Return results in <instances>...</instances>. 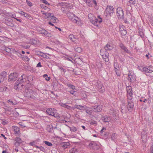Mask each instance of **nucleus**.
Returning <instances> with one entry per match:
<instances>
[{
    "instance_id": "f257e3e1",
    "label": "nucleus",
    "mask_w": 153,
    "mask_h": 153,
    "mask_svg": "<svg viewBox=\"0 0 153 153\" xmlns=\"http://www.w3.org/2000/svg\"><path fill=\"white\" fill-rule=\"evenodd\" d=\"M30 84L28 83L25 86L24 96L28 98H32V96H33L34 94L33 91L30 88Z\"/></svg>"
},
{
    "instance_id": "f03ea898",
    "label": "nucleus",
    "mask_w": 153,
    "mask_h": 153,
    "mask_svg": "<svg viewBox=\"0 0 153 153\" xmlns=\"http://www.w3.org/2000/svg\"><path fill=\"white\" fill-rule=\"evenodd\" d=\"M91 22L96 26L99 27L100 24L102 22V19L100 16H97V18L93 17L92 19H91Z\"/></svg>"
},
{
    "instance_id": "7ed1b4c3",
    "label": "nucleus",
    "mask_w": 153,
    "mask_h": 153,
    "mask_svg": "<svg viewBox=\"0 0 153 153\" xmlns=\"http://www.w3.org/2000/svg\"><path fill=\"white\" fill-rule=\"evenodd\" d=\"M114 8L113 6H108L107 7L105 11V13L106 14V16H110L114 12Z\"/></svg>"
},
{
    "instance_id": "20e7f679",
    "label": "nucleus",
    "mask_w": 153,
    "mask_h": 153,
    "mask_svg": "<svg viewBox=\"0 0 153 153\" xmlns=\"http://www.w3.org/2000/svg\"><path fill=\"white\" fill-rule=\"evenodd\" d=\"M117 14L119 18L124 19V16L123 9L121 7H118L117 9Z\"/></svg>"
},
{
    "instance_id": "39448f33",
    "label": "nucleus",
    "mask_w": 153,
    "mask_h": 153,
    "mask_svg": "<svg viewBox=\"0 0 153 153\" xmlns=\"http://www.w3.org/2000/svg\"><path fill=\"white\" fill-rule=\"evenodd\" d=\"M19 74L16 72L11 73L9 76V79L10 81H15L19 77Z\"/></svg>"
},
{
    "instance_id": "423d86ee",
    "label": "nucleus",
    "mask_w": 153,
    "mask_h": 153,
    "mask_svg": "<svg viewBox=\"0 0 153 153\" xmlns=\"http://www.w3.org/2000/svg\"><path fill=\"white\" fill-rule=\"evenodd\" d=\"M127 91V98L129 100H131L132 99V94L133 93L131 92L132 89L131 87L130 86H128L126 88Z\"/></svg>"
},
{
    "instance_id": "0eeeda50",
    "label": "nucleus",
    "mask_w": 153,
    "mask_h": 153,
    "mask_svg": "<svg viewBox=\"0 0 153 153\" xmlns=\"http://www.w3.org/2000/svg\"><path fill=\"white\" fill-rule=\"evenodd\" d=\"M143 71L146 73H151L153 72V66L152 65L147 67H144L143 68Z\"/></svg>"
},
{
    "instance_id": "6e6552de",
    "label": "nucleus",
    "mask_w": 153,
    "mask_h": 153,
    "mask_svg": "<svg viewBox=\"0 0 153 153\" xmlns=\"http://www.w3.org/2000/svg\"><path fill=\"white\" fill-rule=\"evenodd\" d=\"M22 82H19V81L16 82L15 83L14 88L18 90H21L23 88V85L22 84Z\"/></svg>"
},
{
    "instance_id": "1a4fd4ad",
    "label": "nucleus",
    "mask_w": 153,
    "mask_h": 153,
    "mask_svg": "<svg viewBox=\"0 0 153 153\" xmlns=\"http://www.w3.org/2000/svg\"><path fill=\"white\" fill-rule=\"evenodd\" d=\"M55 110L54 109H52V108H48L46 110L47 113L49 115L53 116L56 117V116L55 115V114L54 111Z\"/></svg>"
},
{
    "instance_id": "9d476101",
    "label": "nucleus",
    "mask_w": 153,
    "mask_h": 153,
    "mask_svg": "<svg viewBox=\"0 0 153 153\" xmlns=\"http://www.w3.org/2000/svg\"><path fill=\"white\" fill-rule=\"evenodd\" d=\"M27 77V76L25 74H23L21 76V77H20L18 81H19V82H24L26 81Z\"/></svg>"
},
{
    "instance_id": "9b49d317",
    "label": "nucleus",
    "mask_w": 153,
    "mask_h": 153,
    "mask_svg": "<svg viewBox=\"0 0 153 153\" xmlns=\"http://www.w3.org/2000/svg\"><path fill=\"white\" fill-rule=\"evenodd\" d=\"M93 109L95 112H100L102 110V106L100 105H95Z\"/></svg>"
},
{
    "instance_id": "f8f14e48",
    "label": "nucleus",
    "mask_w": 153,
    "mask_h": 153,
    "mask_svg": "<svg viewBox=\"0 0 153 153\" xmlns=\"http://www.w3.org/2000/svg\"><path fill=\"white\" fill-rule=\"evenodd\" d=\"M130 101L128 102V105L127 106V108H128V110L130 111H132L133 109V106H134V103L131 101V100H129Z\"/></svg>"
},
{
    "instance_id": "ddd939ff",
    "label": "nucleus",
    "mask_w": 153,
    "mask_h": 153,
    "mask_svg": "<svg viewBox=\"0 0 153 153\" xmlns=\"http://www.w3.org/2000/svg\"><path fill=\"white\" fill-rule=\"evenodd\" d=\"M100 53H101V55L102 56H103V57H105L106 58H105V62H108V54L107 51H105V53L103 54V50L102 49H101L100 51Z\"/></svg>"
},
{
    "instance_id": "4468645a",
    "label": "nucleus",
    "mask_w": 153,
    "mask_h": 153,
    "mask_svg": "<svg viewBox=\"0 0 153 153\" xmlns=\"http://www.w3.org/2000/svg\"><path fill=\"white\" fill-rule=\"evenodd\" d=\"M89 146L91 147L94 150H97L99 148V145L95 142H93L90 143Z\"/></svg>"
},
{
    "instance_id": "2eb2a0df",
    "label": "nucleus",
    "mask_w": 153,
    "mask_h": 153,
    "mask_svg": "<svg viewBox=\"0 0 153 153\" xmlns=\"http://www.w3.org/2000/svg\"><path fill=\"white\" fill-rule=\"evenodd\" d=\"M74 108L79 109L80 110H84V108H86V106H82L81 105H74Z\"/></svg>"
},
{
    "instance_id": "dca6fc26",
    "label": "nucleus",
    "mask_w": 153,
    "mask_h": 153,
    "mask_svg": "<svg viewBox=\"0 0 153 153\" xmlns=\"http://www.w3.org/2000/svg\"><path fill=\"white\" fill-rule=\"evenodd\" d=\"M7 75V73L6 71H2L0 74V79H3L4 81Z\"/></svg>"
},
{
    "instance_id": "f3484780",
    "label": "nucleus",
    "mask_w": 153,
    "mask_h": 153,
    "mask_svg": "<svg viewBox=\"0 0 153 153\" xmlns=\"http://www.w3.org/2000/svg\"><path fill=\"white\" fill-rule=\"evenodd\" d=\"M61 145L62 147L64 149H65L68 148V146L70 145V144L68 142H63L62 143Z\"/></svg>"
},
{
    "instance_id": "a211bd4d",
    "label": "nucleus",
    "mask_w": 153,
    "mask_h": 153,
    "mask_svg": "<svg viewBox=\"0 0 153 153\" xmlns=\"http://www.w3.org/2000/svg\"><path fill=\"white\" fill-rule=\"evenodd\" d=\"M97 87L98 88L99 91L103 93L104 91V88L103 85L99 83L97 85Z\"/></svg>"
},
{
    "instance_id": "6ab92c4d",
    "label": "nucleus",
    "mask_w": 153,
    "mask_h": 153,
    "mask_svg": "<svg viewBox=\"0 0 153 153\" xmlns=\"http://www.w3.org/2000/svg\"><path fill=\"white\" fill-rule=\"evenodd\" d=\"M15 140L16 142L15 143V144L17 146H19V144L21 143L22 142V141L21 139L18 137H17L16 138Z\"/></svg>"
},
{
    "instance_id": "aec40b11",
    "label": "nucleus",
    "mask_w": 153,
    "mask_h": 153,
    "mask_svg": "<svg viewBox=\"0 0 153 153\" xmlns=\"http://www.w3.org/2000/svg\"><path fill=\"white\" fill-rule=\"evenodd\" d=\"M138 31L139 35L141 37H143L144 36V33L143 30L141 27H138Z\"/></svg>"
},
{
    "instance_id": "412c9836",
    "label": "nucleus",
    "mask_w": 153,
    "mask_h": 153,
    "mask_svg": "<svg viewBox=\"0 0 153 153\" xmlns=\"http://www.w3.org/2000/svg\"><path fill=\"white\" fill-rule=\"evenodd\" d=\"M51 22L53 23H57L59 22V20L56 17L52 16H51Z\"/></svg>"
},
{
    "instance_id": "4be33fe9",
    "label": "nucleus",
    "mask_w": 153,
    "mask_h": 153,
    "mask_svg": "<svg viewBox=\"0 0 153 153\" xmlns=\"http://www.w3.org/2000/svg\"><path fill=\"white\" fill-rule=\"evenodd\" d=\"M104 48L105 51H110L113 49L112 46L110 44H108L104 47Z\"/></svg>"
},
{
    "instance_id": "5701e85b",
    "label": "nucleus",
    "mask_w": 153,
    "mask_h": 153,
    "mask_svg": "<svg viewBox=\"0 0 153 153\" xmlns=\"http://www.w3.org/2000/svg\"><path fill=\"white\" fill-rule=\"evenodd\" d=\"M120 46L122 49L124 50L126 52L128 53H130L128 49L123 44H120Z\"/></svg>"
},
{
    "instance_id": "b1692460",
    "label": "nucleus",
    "mask_w": 153,
    "mask_h": 153,
    "mask_svg": "<svg viewBox=\"0 0 153 153\" xmlns=\"http://www.w3.org/2000/svg\"><path fill=\"white\" fill-rule=\"evenodd\" d=\"M133 75V74H132V75L131 74V73L128 75V79L131 82H134V76Z\"/></svg>"
},
{
    "instance_id": "393cba45",
    "label": "nucleus",
    "mask_w": 153,
    "mask_h": 153,
    "mask_svg": "<svg viewBox=\"0 0 153 153\" xmlns=\"http://www.w3.org/2000/svg\"><path fill=\"white\" fill-rule=\"evenodd\" d=\"M13 129L16 134H18L20 133V129L17 126H15L13 127Z\"/></svg>"
},
{
    "instance_id": "a878e982",
    "label": "nucleus",
    "mask_w": 153,
    "mask_h": 153,
    "mask_svg": "<svg viewBox=\"0 0 153 153\" xmlns=\"http://www.w3.org/2000/svg\"><path fill=\"white\" fill-rule=\"evenodd\" d=\"M105 122H108L110 121L111 119L110 117H108L107 116H105L102 117Z\"/></svg>"
},
{
    "instance_id": "bb28decb",
    "label": "nucleus",
    "mask_w": 153,
    "mask_h": 153,
    "mask_svg": "<svg viewBox=\"0 0 153 153\" xmlns=\"http://www.w3.org/2000/svg\"><path fill=\"white\" fill-rule=\"evenodd\" d=\"M84 110H85V112L87 113L90 115H91L92 114V110L90 109V108L86 106V108H84Z\"/></svg>"
},
{
    "instance_id": "cd10ccee",
    "label": "nucleus",
    "mask_w": 153,
    "mask_h": 153,
    "mask_svg": "<svg viewBox=\"0 0 153 153\" xmlns=\"http://www.w3.org/2000/svg\"><path fill=\"white\" fill-rule=\"evenodd\" d=\"M7 102L10 104L12 105H16L17 104L16 102V101L15 100L12 99L9 100H8Z\"/></svg>"
},
{
    "instance_id": "c85d7f7f",
    "label": "nucleus",
    "mask_w": 153,
    "mask_h": 153,
    "mask_svg": "<svg viewBox=\"0 0 153 153\" xmlns=\"http://www.w3.org/2000/svg\"><path fill=\"white\" fill-rule=\"evenodd\" d=\"M39 55L41 56L46 58L47 59H48L49 57L47 56L46 53H45L42 52H40L39 53Z\"/></svg>"
},
{
    "instance_id": "c756f323",
    "label": "nucleus",
    "mask_w": 153,
    "mask_h": 153,
    "mask_svg": "<svg viewBox=\"0 0 153 153\" xmlns=\"http://www.w3.org/2000/svg\"><path fill=\"white\" fill-rule=\"evenodd\" d=\"M69 39L73 42H75L76 40V38L73 34H70L69 36Z\"/></svg>"
},
{
    "instance_id": "7c9ffc66",
    "label": "nucleus",
    "mask_w": 153,
    "mask_h": 153,
    "mask_svg": "<svg viewBox=\"0 0 153 153\" xmlns=\"http://www.w3.org/2000/svg\"><path fill=\"white\" fill-rule=\"evenodd\" d=\"M19 13L22 15L23 16L25 17L28 19L29 17V15L24 12L21 11Z\"/></svg>"
},
{
    "instance_id": "2f4dec72",
    "label": "nucleus",
    "mask_w": 153,
    "mask_h": 153,
    "mask_svg": "<svg viewBox=\"0 0 153 153\" xmlns=\"http://www.w3.org/2000/svg\"><path fill=\"white\" fill-rule=\"evenodd\" d=\"M114 70H120V68L118 64L117 63H114Z\"/></svg>"
},
{
    "instance_id": "473e14b6",
    "label": "nucleus",
    "mask_w": 153,
    "mask_h": 153,
    "mask_svg": "<svg viewBox=\"0 0 153 153\" xmlns=\"http://www.w3.org/2000/svg\"><path fill=\"white\" fill-rule=\"evenodd\" d=\"M38 141V140H36L34 141L33 142H30L29 144V145L30 146H35L36 145V142Z\"/></svg>"
},
{
    "instance_id": "72a5a7b5",
    "label": "nucleus",
    "mask_w": 153,
    "mask_h": 153,
    "mask_svg": "<svg viewBox=\"0 0 153 153\" xmlns=\"http://www.w3.org/2000/svg\"><path fill=\"white\" fill-rule=\"evenodd\" d=\"M47 130L49 132H51L53 130V127L50 125H48L47 127Z\"/></svg>"
},
{
    "instance_id": "f704fd0d",
    "label": "nucleus",
    "mask_w": 153,
    "mask_h": 153,
    "mask_svg": "<svg viewBox=\"0 0 153 153\" xmlns=\"http://www.w3.org/2000/svg\"><path fill=\"white\" fill-rule=\"evenodd\" d=\"M67 85L68 87L73 90L75 89V87L73 85L71 84H70L67 83Z\"/></svg>"
},
{
    "instance_id": "c9c22d12",
    "label": "nucleus",
    "mask_w": 153,
    "mask_h": 153,
    "mask_svg": "<svg viewBox=\"0 0 153 153\" xmlns=\"http://www.w3.org/2000/svg\"><path fill=\"white\" fill-rule=\"evenodd\" d=\"M7 14V16L9 17L13 18L14 19H16V16L15 13L12 14L11 13H8Z\"/></svg>"
},
{
    "instance_id": "e433bc0d",
    "label": "nucleus",
    "mask_w": 153,
    "mask_h": 153,
    "mask_svg": "<svg viewBox=\"0 0 153 153\" xmlns=\"http://www.w3.org/2000/svg\"><path fill=\"white\" fill-rule=\"evenodd\" d=\"M70 131L73 132H75L77 130V128L73 126L72 127H70Z\"/></svg>"
},
{
    "instance_id": "4c0bfd02",
    "label": "nucleus",
    "mask_w": 153,
    "mask_h": 153,
    "mask_svg": "<svg viewBox=\"0 0 153 153\" xmlns=\"http://www.w3.org/2000/svg\"><path fill=\"white\" fill-rule=\"evenodd\" d=\"M45 143L47 146H53L52 143L49 142L47 141H44Z\"/></svg>"
},
{
    "instance_id": "58836bf2",
    "label": "nucleus",
    "mask_w": 153,
    "mask_h": 153,
    "mask_svg": "<svg viewBox=\"0 0 153 153\" xmlns=\"http://www.w3.org/2000/svg\"><path fill=\"white\" fill-rule=\"evenodd\" d=\"M39 32L41 34H43L45 35L47 33V31L44 29H41V30H40Z\"/></svg>"
},
{
    "instance_id": "ea45409f",
    "label": "nucleus",
    "mask_w": 153,
    "mask_h": 153,
    "mask_svg": "<svg viewBox=\"0 0 153 153\" xmlns=\"http://www.w3.org/2000/svg\"><path fill=\"white\" fill-rule=\"evenodd\" d=\"M26 79L29 82H30L33 80V77L31 76H29L27 77Z\"/></svg>"
},
{
    "instance_id": "a19ab883",
    "label": "nucleus",
    "mask_w": 153,
    "mask_h": 153,
    "mask_svg": "<svg viewBox=\"0 0 153 153\" xmlns=\"http://www.w3.org/2000/svg\"><path fill=\"white\" fill-rule=\"evenodd\" d=\"M116 139V134L115 133L113 134L111 136V139L113 140H114Z\"/></svg>"
},
{
    "instance_id": "79ce46f5",
    "label": "nucleus",
    "mask_w": 153,
    "mask_h": 153,
    "mask_svg": "<svg viewBox=\"0 0 153 153\" xmlns=\"http://www.w3.org/2000/svg\"><path fill=\"white\" fill-rule=\"evenodd\" d=\"M120 32L121 35L123 36L125 35L127 33V31L126 30H123L122 31H120Z\"/></svg>"
},
{
    "instance_id": "37998d69",
    "label": "nucleus",
    "mask_w": 153,
    "mask_h": 153,
    "mask_svg": "<svg viewBox=\"0 0 153 153\" xmlns=\"http://www.w3.org/2000/svg\"><path fill=\"white\" fill-rule=\"evenodd\" d=\"M43 77H44V78H45V79L47 81H49L50 79V77H48V75L46 74H44L43 76Z\"/></svg>"
},
{
    "instance_id": "c03bdc74",
    "label": "nucleus",
    "mask_w": 153,
    "mask_h": 153,
    "mask_svg": "<svg viewBox=\"0 0 153 153\" xmlns=\"http://www.w3.org/2000/svg\"><path fill=\"white\" fill-rule=\"evenodd\" d=\"M126 30L125 27L124 25H122L120 26V31H122V30Z\"/></svg>"
},
{
    "instance_id": "a18cd8bd",
    "label": "nucleus",
    "mask_w": 153,
    "mask_h": 153,
    "mask_svg": "<svg viewBox=\"0 0 153 153\" xmlns=\"http://www.w3.org/2000/svg\"><path fill=\"white\" fill-rule=\"evenodd\" d=\"M135 50H136L137 53L138 54H141V52L140 51V49L138 48L137 49V47L134 48V51Z\"/></svg>"
},
{
    "instance_id": "49530a36",
    "label": "nucleus",
    "mask_w": 153,
    "mask_h": 153,
    "mask_svg": "<svg viewBox=\"0 0 153 153\" xmlns=\"http://www.w3.org/2000/svg\"><path fill=\"white\" fill-rule=\"evenodd\" d=\"M46 16L47 17V18H49L50 17L51 18V16H53V15L52 13H46V14H45Z\"/></svg>"
},
{
    "instance_id": "de8ad7c7",
    "label": "nucleus",
    "mask_w": 153,
    "mask_h": 153,
    "mask_svg": "<svg viewBox=\"0 0 153 153\" xmlns=\"http://www.w3.org/2000/svg\"><path fill=\"white\" fill-rule=\"evenodd\" d=\"M24 60H26L27 62L29 61L30 60L29 58L27 56L25 55L23 56V59Z\"/></svg>"
},
{
    "instance_id": "09e8293b",
    "label": "nucleus",
    "mask_w": 153,
    "mask_h": 153,
    "mask_svg": "<svg viewBox=\"0 0 153 153\" xmlns=\"http://www.w3.org/2000/svg\"><path fill=\"white\" fill-rule=\"evenodd\" d=\"M117 76H120V72L119 70H115Z\"/></svg>"
},
{
    "instance_id": "8fccbe9b",
    "label": "nucleus",
    "mask_w": 153,
    "mask_h": 153,
    "mask_svg": "<svg viewBox=\"0 0 153 153\" xmlns=\"http://www.w3.org/2000/svg\"><path fill=\"white\" fill-rule=\"evenodd\" d=\"M26 2L28 6L31 7L32 6V3L30 1L28 0H26Z\"/></svg>"
},
{
    "instance_id": "3c124183",
    "label": "nucleus",
    "mask_w": 153,
    "mask_h": 153,
    "mask_svg": "<svg viewBox=\"0 0 153 153\" xmlns=\"http://www.w3.org/2000/svg\"><path fill=\"white\" fill-rule=\"evenodd\" d=\"M1 123L2 124H3L4 125H5L7 123L6 122V121L4 119H2L1 120Z\"/></svg>"
},
{
    "instance_id": "603ef678",
    "label": "nucleus",
    "mask_w": 153,
    "mask_h": 153,
    "mask_svg": "<svg viewBox=\"0 0 153 153\" xmlns=\"http://www.w3.org/2000/svg\"><path fill=\"white\" fill-rule=\"evenodd\" d=\"M13 53L15 54L16 55H18V56H22L21 54L18 51H16L15 50H14L13 51Z\"/></svg>"
},
{
    "instance_id": "864d4df0",
    "label": "nucleus",
    "mask_w": 153,
    "mask_h": 153,
    "mask_svg": "<svg viewBox=\"0 0 153 153\" xmlns=\"http://www.w3.org/2000/svg\"><path fill=\"white\" fill-rule=\"evenodd\" d=\"M41 1H42V2L45 4L48 5H50V4L47 1H46V0H40Z\"/></svg>"
},
{
    "instance_id": "5fc2aeb1",
    "label": "nucleus",
    "mask_w": 153,
    "mask_h": 153,
    "mask_svg": "<svg viewBox=\"0 0 153 153\" xmlns=\"http://www.w3.org/2000/svg\"><path fill=\"white\" fill-rule=\"evenodd\" d=\"M84 1L85 2L88 6L90 5V0H84Z\"/></svg>"
},
{
    "instance_id": "6e6d98bb",
    "label": "nucleus",
    "mask_w": 153,
    "mask_h": 153,
    "mask_svg": "<svg viewBox=\"0 0 153 153\" xmlns=\"http://www.w3.org/2000/svg\"><path fill=\"white\" fill-rule=\"evenodd\" d=\"M45 35L48 37H51L52 36V35L50 33H49L47 31V33H46Z\"/></svg>"
},
{
    "instance_id": "4d7b16f0",
    "label": "nucleus",
    "mask_w": 153,
    "mask_h": 153,
    "mask_svg": "<svg viewBox=\"0 0 153 153\" xmlns=\"http://www.w3.org/2000/svg\"><path fill=\"white\" fill-rule=\"evenodd\" d=\"M128 7H129L130 8V10H129V11L130 13L131 14V15L132 14H133V13H132V12L133 10L132 9L131 6H130L128 5Z\"/></svg>"
},
{
    "instance_id": "13d9d810",
    "label": "nucleus",
    "mask_w": 153,
    "mask_h": 153,
    "mask_svg": "<svg viewBox=\"0 0 153 153\" xmlns=\"http://www.w3.org/2000/svg\"><path fill=\"white\" fill-rule=\"evenodd\" d=\"M39 149L40 151L44 152L45 150V149L42 146H41L39 147Z\"/></svg>"
},
{
    "instance_id": "bf43d9fd",
    "label": "nucleus",
    "mask_w": 153,
    "mask_h": 153,
    "mask_svg": "<svg viewBox=\"0 0 153 153\" xmlns=\"http://www.w3.org/2000/svg\"><path fill=\"white\" fill-rule=\"evenodd\" d=\"M65 58L67 60L71 61L73 59V58L71 57H66Z\"/></svg>"
},
{
    "instance_id": "052dcab7",
    "label": "nucleus",
    "mask_w": 153,
    "mask_h": 153,
    "mask_svg": "<svg viewBox=\"0 0 153 153\" xmlns=\"http://www.w3.org/2000/svg\"><path fill=\"white\" fill-rule=\"evenodd\" d=\"M7 0H0V2L4 4H7Z\"/></svg>"
},
{
    "instance_id": "680f3d73",
    "label": "nucleus",
    "mask_w": 153,
    "mask_h": 153,
    "mask_svg": "<svg viewBox=\"0 0 153 153\" xmlns=\"http://www.w3.org/2000/svg\"><path fill=\"white\" fill-rule=\"evenodd\" d=\"M5 50L7 52H10L11 51V49L10 48H6L5 49Z\"/></svg>"
},
{
    "instance_id": "e2e57ef3",
    "label": "nucleus",
    "mask_w": 153,
    "mask_h": 153,
    "mask_svg": "<svg viewBox=\"0 0 153 153\" xmlns=\"http://www.w3.org/2000/svg\"><path fill=\"white\" fill-rule=\"evenodd\" d=\"M129 3L131 5H133L134 4V0H129Z\"/></svg>"
},
{
    "instance_id": "0e129e2a",
    "label": "nucleus",
    "mask_w": 153,
    "mask_h": 153,
    "mask_svg": "<svg viewBox=\"0 0 153 153\" xmlns=\"http://www.w3.org/2000/svg\"><path fill=\"white\" fill-rule=\"evenodd\" d=\"M91 124L96 125L97 124V122L93 120L91 122Z\"/></svg>"
},
{
    "instance_id": "69168bd1",
    "label": "nucleus",
    "mask_w": 153,
    "mask_h": 153,
    "mask_svg": "<svg viewBox=\"0 0 153 153\" xmlns=\"http://www.w3.org/2000/svg\"><path fill=\"white\" fill-rule=\"evenodd\" d=\"M69 92L71 94L74 95V93L76 92V91H74L73 90L71 91H69Z\"/></svg>"
},
{
    "instance_id": "338daca9",
    "label": "nucleus",
    "mask_w": 153,
    "mask_h": 153,
    "mask_svg": "<svg viewBox=\"0 0 153 153\" xmlns=\"http://www.w3.org/2000/svg\"><path fill=\"white\" fill-rule=\"evenodd\" d=\"M59 69H60L61 70H62L63 71V72L64 73H65L66 72V70L65 69L63 68L62 67H59Z\"/></svg>"
},
{
    "instance_id": "774afa93",
    "label": "nucleus",
    "mask_w": 153,
    "mask_h": 153,
    "mask_svg": "<svg viewBox=\"0 0 153 153\" xmlns=\"http://www.w3.org/2000/svg\"><path fill=\"white\" fill-rule=\"evenodd\" d=\"M36 66L38 67H42V65L41 64L40 62H39L37 65Z\"/></svg>"
}]
</instances>
